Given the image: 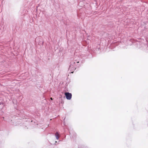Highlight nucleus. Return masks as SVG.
I'll list each match as a JSON object with an SVG mask.
<instances>
[{
	"label": "nucleus",
	"mask_w": 148,
	"mask_h": 148,
	"mask_svg": "<svg viewBox=\"0 0 148 148\" xmlns=\"http://www.w3.org/2000/svg\"><path fill=\"white\" fill-rule=\"evenodd\" d=\"M79 62V61L76 62V61H75L74 60L72 61L71 62L69 68V71L71 72V73H73V71H71L75 70L76 69L75 63H78Z\"/></svg>",
	"instance_id": "f257e3e1"
},
{
	"label": "nucleus",
	"mask_w": 148,
	"mask_h": 148,
	"mask_svg": "<svg viewBox=\"0 0 148 148\" xmlns=\"http://www.w3.org/2000/svg\"><path fill=\"white\" fill-rule=\"evenodd\" d=\"M65 95L67 99L70 100L71 99L72 96L71 93L69 92H66L65 93Z\"/></svg>",
	"instance_id": "f03ea898"
},
{
	"label": "nucleus",
	"mask_w": 148,
	"mask_h": 148,
	"mask_svg": "<svg viewBox=\"0 0 148 148\" xmlns=\"http://www.w3.org/2000/svg\"><path fill=\"white\" fill-rule=\"evenodd\" d=\"M59 136V134L58 133V132H57L56 134H55V136L56 137V138L57 139H58V138H59V136Z\"/></svg>",
	"instance_id": "7ed1b4c3"
},
{
	"label": "nucleus",
	"mask_w": 148,
	"mask_h": 148,
	"mask_svg": "<svg viewBox=\"0 0 148 148\" xmlns=\"http://www.w3.org/2000/svg\"><path fill=\"white\" fill-rule=\"evenodd\" d=\"M1 104H3V102L2 101H0V105H1Z\"/></svg>",
	"instance_id": "20e7f679"
},
{
	"label": "nucleus",
	"mask_w": 148,
	"mask_h": 148,
	"mask_svg": "<svg viewBox=\"0 0 148 148\" xmlns=\"http://www.w3.org/2000/svg\"><path fill=\"white\" fill-rule=\"evenodd\" d=\"M147 50H148V46L147 47ZM147 52H148V51H147Z\"/></svg>",
	"instance_id": "39448f33"
},
{
	"label": "nucleus",
	"mask_w": 148,
	"mask_h": 148,
	"mask_svg": "<svg viewBox=\"0 0 148 148\" xmlns=\"http://www.w3.org/2000/svg\"><path fill=\"white\" fill-rule=\"evenodd\" d=\"M50 99L51 100H52V98H50Z\"/></svg>",
	"instance_id": "423d86ee"
}]
</instances>
